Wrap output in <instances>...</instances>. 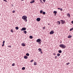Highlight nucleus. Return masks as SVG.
I'll use <instances>...</instances> for the list:
<instances>
[{"label":"nucleus","mask_w":73,"mask_h":73,"mask_svg":"<svg viewBox=\"0 0 73 73\" xmlns=\"http://www.w3.org/2000/svg\"><path fill=\"white\" fill-rule=\"evenodd\" d=\"M22 19L25 22L27 21V17L26 15L23 16L22 17Z\"/></svg>","instance_id":"obj_1"},{"label":"nucleus","mask_w":73,"mask_h":73,"mask_svg":"<svg viewBox=\"0 0 73 73\" xmlns=\"http://www.w3.org/2000/svg\"><path fill=\"white\" fill-rule=\"evenodd\" d=\"M59 47L63 49H65L66 48V46L64 44H60L59 45Z\"/></svg>","instance_id":"obj_2"},{"label":"nucleus","mask_w":73,"mask_h":73,"mask_svg":"<svg viewBox=\"0 0 73 73\" xmlns=\"http://www.w3.org/2000/svg\"><path fill=\"white\" fill-rule=\"evenodd\" d=\"M60 21L61 22V24L62 25L64 24L65 23V21L64 20H61Z\"/></svg>","instance_id":"obj_3"},{"label":"nucleus","mask_w":73,"mask_h":73,"mask_svg":"<svg viewBox=\"0 0 73 73\" xmlns=\"http://www.w3.org/2000/svg\"><path fill=\"white\" fill-rule=\"evenodd\" d=\"M53 33H54V31H52L50 32V35H52Z\"/></svg>","instance_id":"obj_4"},{"label":"nucleus","mask_w":73,"mask_h":73,"mask_svg":"<svg viewBox=\"0 0 73 73\" xmlns=\"http://www.w3.org/2000/svg\"><path fill=\"white\" fill-rule=\"evenodd\" d=\"M41 41V40L40 39H38L36 40V42H40V41Z\"/></svg>","instance_id":"obj_5"},{"label":"nucleus","mask_w":73,"mask_h":73,"mask_svg":"<svg viewBox=\"0 0 73 73\" xmlns=\"http://www.w3.org/2000/svg\"><path fill=\"white\" fill-rule=\"evenodd\" d=\"M40 18H38L36 19V20L37 21H40Z\"/></svg>","instance_id":"obj_6"},{"label":"nucleus","mask_w":73,"mask_h":73,"mask_svg":"<svg viewBox=\"0 0 73 73\" xmlns=\"http://www.w3.org/2000/svg\"><path fill=\"white\" fill-rule=\"evenodd\" d=\"M26 30V28L25 27L22 28L21 29V31H25Z\"/></svg>","instance_id":"obj_7"},{"label":"nucleus","mask_w":73,"mask_h":73,"mask_svg":"<svg viewBox=\"0 0 73 73\" xmlns=\"http://www.w3.org/2000/svg\"><path fill=\"white\" fill-rule=\"evenodd\" d=\"M67 16L68 17H70V14H69V13L67 14Z\"/></svg>","instance_id":"obj_8"},{"label":"nucleus","mask_w":73,"mask_h":73,"mask_svg":"<svg viewBox=\"0 0 73 73\" xmlns=\"http://www.w3.org/2000/svg\"><path fill=\"white\" fill-rule=\"evenodd\" d=\"M57 24L58 25H60V24L61 23L60 22V21H57Z\"/></svg>","instance_id":"obj_9"},{"label":"nucleus","mask_w":73,"mask_h":73,"mask_svg":"<svg viewBox=\"0 0 73 73\" xmlns=\"http://www.w3.org/2000/svg\"><path fill=\"white\" fill-rule=\"evenodd\" d=\"M21 45L23 46H25V44H24V43H23L21 44Z\"/></svg>","instance_id":"obj_10"},{"label":"nucleus","mask_w":73,"mask_h":73,"mask_svg":"<svg viewBox=\"0 0 73 73\" xmlns=\"http://www.w3.org/2000/svg\"><path fill=\"white\" fill-rule=\"evenodd\" d=\"M28 57L27 56H24V58H25V59H27L28 58Z\"/></svg>","instance_id":"obj_11"},{"label":"nucleus","mask_w":73,"mask_h":73,"mask_svg":"<svg viewBox=\"0 0 73 73\" xmlns=\"http://www.w3.org/2000/svg\"><path fill=\"white\" fill-rule=\"evenodd\" d=\"M35 1H32L31 2H30V3L31 4H32L33 3H34V2H35Z\"/></svg>","instance_id":"obj_12"},{"label":"nucleus","mask_w":73,"mask_h":73,"mask_svg":"<svg viewBox=\"0 0 73 73\" xmlns=\"http://www.w3.org/2000/svg\"><path fill=\"white\" fill-rule=\"evenodd\" d=\"M71 37H72V35H69L68 37V38H71Z\"/></svg>","instance_id":"obj_13"},{"label":"nucleus","mask_w":73,"mask_h":73,"mask_svg":"<svg viewBox=\"0 0 73 73\" xmlns=\"http://www.w3.org/2000/svg\"><path fill=\"white\" fill-rule=\"evenodd\" d=\"M53 13H54V14H55L56 15V13H57V11H55L53 12Z\"/></svg>","instance_id":"obj_14"},{"label":"nucleus","mask_w":73,"mask_h":73,"mask_svg":"<svg viewBox=\"0 0 73 73\" xmlns=\"http://www.w3.org/2000/svg\"><path fill=\"white\" fill-rule=\"evenodd\" d=\"M58 52L59 53H62V51L61 50H59L58 51Z\"/></svg>","instance_id":"obj_15"},{"label":"nucleus","mask_w":73,"mask_h":73,"mask_svg":"<svg viewBox=\"0 0 73 73\" xmlns=\"http://www.w3.org/2000/svg\"><path fill=\"white\" fill-rule=\"evenodd\" d=\"M38 50H39V52H41L42 51V50H41V48H39L38 49Z\"/></svg>","instance_id":"obj_16"},{"label":"nucleus","mask_w":73,"mask_h":73,"mask_svg":"<svg viewBox=\"0 0 73 73\" xmlns=\"http://www.w3.org/2000/svg\"><path fill=\"white\" fill-rule=\"evenodd\" d=\"M34 65H37V63H36V62H34Z\"/></svg>","instance_id":"obj_17"},{"label":"nucleus","mask_w":73,"mask_h":73,"mask_svg":"<svg viewBox=\"0 0 73 73\" xmlns=\"http://www.w3.org/2000/svg\"><path fill=\"white\" fill-rule=\"evenodd\" d=\"M60 56V53L57 54V56H58V57H59Z\"/></svg>","instance_id":"obj_18"},{"label":"nucleus","mask_w":73,"mask_h":73,"mask_svg":"<svg viewBox=\"0 0 73 73\" xmlns=\"http://www.w3.org/2000/svg\"><path fill=\"white\" fill-rule=\"evenodd\" d=\"M22 70H25V68L24 67H23L22 68Z\"/></svg>","instance_id":"obj_19"},{"label":"nucleus","mask_w":73,"mask_h":73,"mask_svg":"<svg viewBox=\"0 0 73 73\" xmlns=\"http://www.w3.org/2000/svg\"><path fill=\"white\" fill-rule=\"evenodd\" d=\"M26 56H29V54L28 53H27L26 54Z\"/></svg>","instance_id":"obj_20"},{"label":"nucleus","mask_w":73,"mask_h":73,"mask_svg":"<svg viewBox=\"0 0 73 73\" xmlns=\"http://www.w3.org/2000/svg\"><path fill=\"white\" fill-rule=\"evenodd\" d=\"M15 29H17V30H18L19 29V27H15Z\"/></svg>","instance_id":"obj_21"},{"label":"nucleus","mask_w":73,"mask_h":73,"mask_svg":"<svg viewBox=\"0 0 73 73\" xmlns=\"http://www.w3.org/2000/svg\"><path fill=\"white\" fill-rule=\"evenodd\" d=\"M23 32L24 33H25V34H26L27 33V31H23Z\"/></svg>","instance_id":"obj_22"},{"label":"nucleus","mask_w":73,"mask_h":73,"mask_svg":"<svg viewBox=\"0 0 73 73\" xmlns=\"http://www.w3.org/2000/svg\"><path fill=\"white\" fill-rule=\"evenodd\" d=\"M29 38H33V36H30Z\"/></svg>","instance_id":"obj_23"},{"label":"nucleus","mask_w":73,"mask_h":73,"mask_svg":"<svg viewBox=\"0 0 73 73\" xmlns=\"http://www.w3.org/2000/svg\"><path fill=\"white\" fill-rule=\"evenodd\" d=\"M45 12H42V14L43 15H45Z\"/></svg>","instance_id":"obj_24"},{"label":"nucleus","mask_w":73,"mask_h":73,"mask_svg":"<svg viewBox=\"0 0 73 73\" xmlns=\"http://www.w3.org/2000/svg\"><path fill=\"white\" fill-rule=\"evenodd\" d=\"M73 29V28H72L70 29V31H72Z\"/></svg>","instance_id":"obj_25"},{"label":"nucleus","mask_w":73,"mask_h":73,"mask_svg":"<svg viewBox=\"0 0 73 73\" xmlns=\"http://www.w3.org/2000/svg\"><path fill=\"white\" fill-rule=\"evenodd\" d=\"M70 63L69 62H68L67 63H66V65H69V64H70Z\"/></svg>","instance_id":"obj_26"},{"label":"nucleus","mask_w":73,"mask_h":73,"mask_svg":"<svg viewBox=\"0 0 73 73\" xmlns=\"http://www.w3.org/2000/svg\"><path fill=\"white\" fill-rule=\"evenodd\" d=\"M40 13H42V10H41L40 11Z\"/></svg>","instance_id":"obj_27"},{"label":"nucleus","mask_w":73,"mask_h":73,"mask_svg":"<svg viewBox=\"0 0 73 73\" xmlns=\"http://www.w3.org/2000/svg\"><path fill=\"white\" fill-rule=\"evenodd\" d=\"M11 32H12V33H13V30H12V29L11 30Z\"/></svg>","instance_id":"obj_28"},{"label":"nucleus","mask_w":73,"mask_h":73,"mask_svg":"<svg viewBox=\"0 0 73 73\" xmlns=\"http://www.w3.org/2000/svg\"><path fill=\"white\" fill-rule=\"evenodd\" d=\"M12 66H15V63H13L12 64Z\"/></svg>","instance_id":"obj_29"},{"label":"nucleus","mask_w":73,"mask_h":73,"mask_svg":"<svg viewBox=\"0 0 73 73\" xmlns=\"http://www.w3.org/2000/svg\"><path fill=\"white\" fill-rule=\"evenodd\" d=\"M12 12H13V13H15V11L14 10V11H13Z\"/></svg>","instance_id":"obj_30"},{"label":"nucleus","mask_w":73,"mask_h":73,"mask_svg":"<svg viewBox=\"0 0 73 73\" xmlns=\"http://www.w3.org/2000/svg\"><path fill=\"white\" fill-rule=\"evenodd\" d=\"M33 59L32 60H31L30 61V62H33Z\"/></svg>","instance_id":"obj_31"},{"label":"nucleus","mask_w":73,"mask_h":73,"mask_svg":"<svg viewBox=\"0 0 73 73\" xmlns=\"http://www.w3.org/2000/svg\"><path fill=\"white\" fill-rule=\"evenodd\" d=\"M57 56H56L55 57V59H57Z\"/></svg>","instance_id":"obj_32"},{"label":"nucleus","mask_w":73,"mask_h":73,"mask_svg":"<svg viewBox=\"0 0 73 73\" xmlns=\"http://www.w3.org/2000/svg\"><path fill=\"white\" fill-rule=\"evenodd\" d=\"M60 9L61 11H62L63 10L62 8H61Z\"/></svg>","instance_id":"obj_33"},{"label":"nucleus","mask_w":73,"mask_h":73,"mask_svg":"<svg viewBox=\"0 0 73 73\" xmlns=\"http://www.w3.org/2000/svg\"><path fill=\"white\" fill-rule=\"evenodd\" d=\"M4 1H5V2H7V0H3Z\"/></svg>","instance_id":"obj_34"},{"label":"nucleus","mask_w":73,"mask_h":73,"mask_svg":"<svg viewBox=\"0 0 73 73\" xmlns=\"http://www.w3.org/2000/svg\"><path fill=\"white\" fill-rule=\"evenodd\" d=\"M43 1L44 3H45V0H43Z\"/></svg>","instance_id":"obj_35"},{"label":"nucleus","mask_w":73,"mask_h":73,"mask_svg":"<svg viewBox=\"0 0 73 73\" xmlns=\"http://www.w3.org/2000/svg\"><path fill=\"white\" fill-rule=\"evenodd\" d=\"M5 43V41H3V44H4Z\"/></svg>","instance_id":"obj_36"},{"label":"nucleus","mask_w":73,"mask_h":73,"mask_svg":"<svg viewBox=\"0 0 73 73\" xmlns=\"http://www.w3.org/2000/svg\"><path fill=\"white\" fill-rule=\"evenodd\" d=\"M4 46V44H3L2 45V46Z\"/></svg>","instance_id":"obj_37"},{"label":"nucleus","mask_w":73,"mask_h":73,"mask_svg":"<svg viewBox=\"0 0 73 73\" xmlns=\"http://www.w3.org/2000/svg\"><path fill=\"white\" fill-rule=\"evenodd\" d=\"M40 52V54H42V51Z\"/></svg>","instance_id":"obj_38"},{"label":"nucleus","mask_w":73,"mask_h":73,"mask_svg":"<svg viewBox=\"0 0 73 73\" xmlns=\"http://www.w3.org/2000/svg\"><path fill=\"white\" fill-rule=\"evenodd\" d=\"M40 3H43L42 2V1L40 0Z\"/></svg>","instance_id":"obj_39"},{"label":"nucleus","mask_w":73,"mask_h":73,"mask_svg":"<svg viewBox=\"0 0 73 73\" xmlns=\"http://www.w3.org/2000/svg\"><path fill=\"white\" fill-rule=\"evenodd\" d=\"M45 29V27H43V29Z\"/></svg>","instance_id":"obj_40"},{"label":"nucleus","mask_w":73,"mask_h":73,"mask_svg":"<svg viewBox=\"0 0 73 73\" xmlns=\"http://www.w3.org/2000/svg\"><path fill=\"white\" fill-rule=\"evenodd\" d=\"M71 23H72V24H73V21H72L71 22Z\"/></svg>","instance_id":"obj_41"},{"label":"nucleus","mask_w":73,"mask_h":73,"mask_svg":"<svg viewBox=\"0 0 73 73\" xmlns=\"http://www.w3.org/2000/svg\"><path fill=\"white\" fill-rule=\"evenodd\" d=\"M9 48H11V46H9Z\"/></svg>","instance_id":"obj_42"},{"label":"nucleus","mask_w":73,"mask_h":73,"mask_svg":"<svg viewBox=\"0 0 73 73\" xmlns=\"http://www.w3.org/2000/svg\"><path fill=\"white\" fill-rule=\"evenodd\" d=\"M41 42H39V44H41Z\"/></svg>","instance_id":"obj_43"},{"label":"nucleus","mask_w":73,"mask_h":73,"mask_svg":"<svg viewBox=\"0 0 73 73\" xmlns=\"http://www.w3.org/2000/svg\"><path fill=\"white\" fill-rule=\"evenodd\" d=\"M61 9V8H58V9Z\"/></svg>","instance_id":"obj_44"},{"label":"nucleus","mask_w":73,"mask_h":73,"mask_svg":"<svg viewBox=\"0 0 73 73\" xmlns=\"http://www.w3.org/2000/svg\"><path fill=\"white\" fill-rule=\"evenodd\" d=\"M12 6H13V4H12Z\"/></svg>","instance_id":"obj_45"},{"label":"nucleus","mask_w":73,"mask_h":73,"mask_svg":"<svg viewBox=\"0 0 73 73\" xmlns=\"http://www.w3.org/2000/svg\"><path fill=\"white\" fill-rule=\"evenodd\" d=\"M54 54V55H55V53H54V54Z\"/></svg>","instance_id":"obj_46"},{"label":"nucleus","mask_w":73,"mask_h":73,"mask_svg":"<svg viewBox=\"0 0 73 73\" xmlns=\"http://www.w3.org/2000/svg\"><path fill=\"white\" fill-rule=\"evenodd\" d=\"M32 1H35V0H31Z\"/></svg>","instance_id":"obj_47"},{"label":"nucleus","mask_w":73,"mask_h":73,"mask_svg":"<svg viewBox=\"0 0 73 73\" xmlns=\"http://www.w3.org/2000/svg\"><path fill=\"white\" fill-rule=\"evenodd\" d=\"M24 0H21V1H24Z\"/></svg>","instance_id":"obj_48"},{"label":"nucleus","mask_w":73,"mask_h":73,"mask_svg":"<svg viewBox=\"0 0 73 73\" xmlns=\"http://www.w3.org/2000/svg\"><path fill=\"white\" fill-rule=\"evenodd\" d=\"M55 16H56V14H55Z\"/></svg>","instance_id":"obj_49"},{"label":"nucleus","mask_w":73,"mask_h":73,"mask_svg":"<svg viewBox=\"0 0 73 73\" xmlns=\"http://www.w3.org/2000/svg\"><path fill=\"white\" fill-rule=\"evenodd\" d=\"M48 25H49V24L48 23Z\"/></svg>","instance_id":"obj_50"},{"label":"nucleus","mask_w":73,"mask_h":73,"mask_svg":"<svg viewBox=\"0 0 73 73\" xmlns=\"http://www.w3.org/2000/svg\"><path fill=\"white\" fill-rule=\"evenodd\" d=\"M0 16H1V14H0Z\"/></svg>","instance_id":"obj_51"}]
</instances>
